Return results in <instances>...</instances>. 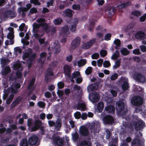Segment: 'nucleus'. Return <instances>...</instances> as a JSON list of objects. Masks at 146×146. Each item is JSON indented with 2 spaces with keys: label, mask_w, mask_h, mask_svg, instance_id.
I'll use <instances>...</instances> for the list:
<instances>
[{
  "label": "nucleus",
  "mask_w": 146,
  "mask_h": 146,
  "mask_svg": "<svg viewBox=\"0 0 146 146\" xmlns=\"http://www.w3.org/2000/svg\"><path fill=\"white\" fill-rule=\"evenodd\" d=\"M145 125V122L141 120H140L137 121H132L129 126V128L132 131H133L135 129L137 131L143 129Z\"/></svg>",
  "instance_id": "nucleus-1"
},
{
  "label": "nucleus",
  "mask_w": 146,
  "mask_h": 146,
  "mask_svg": "<svg viewBox=\"0 0 146 146\" xmlns=\"http://www.w3.org/2000/svg\"><path fill=\"white\" fill-rule=\"evenodd\" d=\"M143 99L139 96H137L133 97L131 100L132 104L135 106L141 105L143 104Z\"/></svg>",
  "instance_id": "nucleus-2"
},
{
  "label": "nucleus",
  "mask_w": 146,
  "mask_h": 146,
  "mask_svg": "<svg viewBox=\"0 0 146 146\" xmlns=\"http://www.w3.org/2000/svg\"><path fill=\"white\" fill-rule=\"evenodd\" d=\"M81 41V38L79 36H77L71 42V48L72 49H74L77 48L80 45Z\"/></svg>",
  "instance_id": "nucleus-3"
},
{
  "label": "nucleus",
  "mask_w": 146,
  "mask_h": 146,
  "mask_svg": "<svg viewBox=\"0 0 146 146\" xmlns=\"http://www.w3.org/2000/svg\"><path fill=\"white\" fill-rule=\"evenodd\" d=\"M97 40L96 38H94L88 42L84 43L81 46V48L83 49H88Z\"/></svg>",
  "instance_id": "nucleus-4"
},
{
  "label": "nucleus",
  "mask_w": 146,
  "mask_h": 146,
  "mask_svg": "<svg viewBox=\"0 0 146 146\" xmlns=\"http://www.w3.org/2000/svg\"><path fill=\"white\" fill-rule=\"evenodd\" d=\"M133 77L138 82H143L145 81V76L140 73H135Z\"/></svg>",
  "instance_id": "nucleus-5"
},
{
  "label": "nucleus",
  "mask_w": 146,
  "mask_h": 146,
  "mask_svg": "<svg viewBox=\"0 0 146 146\" xmlns=\"http://www.w3.org/2000/svg\"><path fill=\"white\" fill-rule=\"evenodd\" d=\"M103 121L105 124H112L114 121V119L111 115H106L103 117Z\"/></svg>",
  "instance_id": "nucleus-6"
},
{
  "label": "nucleus",
  "mask_w": 146,
  "mask_h": 146,
  "mask_svg": "<svg viewBox=\"0 0 146 146\" xmlns=\"http://www.w3.org/2000/svg\"><path fill=\"white\" fill-rule=\"evenodd\" d=\"M54 74L51 68H48L46 70V73L44 75V80L46 82H48L50 79L49 76L52 77Z\"/></svg>",
  "instance_id": "nucleus-7"
},
{
  "label": "nucleus",
  "mask_w": 146,
  "mask_h": 146,
  "mask_svg": "<svg viewBox=\"0 0 146 146\" xmlns=\"http://www.w3.org/2000/svg\"><path fill=\"white\" fill-rule=\"evenodd\" d=\"M53 140L54 143L58 146H63L64 145L63 139L59 136L54 137Z\"/></svg>",
  "instance_id": "nucleus-8"
},
{
  "label": "nucleus",
  "mask_w": 146,
  "mask_h": 146,
  "mask_svg": "<svg viewBox=\"0 0 146 146\" xmlns=\"http://www.w3.org/2000/svg\"><path fill=\"white\" fill-rule=\"evenodd\" d=\"M89 98L91 101L93 103H96L99 100V94L96 92H94L92 93Z\"/></svg>",
  "instance_id": "nucleus-9"
},
{
  "label": "nucleus",
  "mask_w": 146,
  "mask_h": 146,
  "mask_svg": "<svg viewBox=\"0 0 146 146\" xmlns=\"http://www.w3.org/2000/svg\"><path fill=\"white\" fill-rule=\"evenodd\" d=\"M38 140V137L35 135L31 136L29 139L28 143L31 146L35 145V146H37L35 145Z\"/></svg>",
  "instance_id": "nucleus-10"
},
{
  "label": "nucleus",
  "mask_w": 146,
  "mask_h": 146,
  "mask_svg": "<svg viewBox=\"0 0 146 146\" xmlns=\"http://www.w3.org/2000/svg\"><path fill=\"white\" fill-rule=\"evenodd\" d=\"M80 133L82 136L86 137L89 134V132L87 128L84 126H82L80 128Z\"/></svg>",
  "instance_id": "nucleus-11"
},
{
  "label": "nucleus",
  "mask_w": 146,
  "mask_h": 146,
  "mask_svg": "<svg viewBox=\"0 0 146 146\" xmlns=\"http://www.w3.org/2000/svg\"><path fill=\"white\" fill-rule=\"evenodd\" d=\"M44 21V19L42 18H40L38 20V23H40L39 24L40 26L42 27L46 33H48L49 32V30L48 29V26L46 23L43 22Z\"/></svg>",
  "instance_id": "nucleus-12"
},
{
  "label": "nucleus",
  "mask_w": 146,
  "mask_h": 146,
  "mask_svg": "<svg viewBox=\"0 0 146 146\" xmlns=\"http://www.w3.org/2000/svg\"><path fill=\"white\" fill-rule=\"evenodd\" d=\"M42 125V121L39 119L36 120L35 122V125L31 128V131H35L38 130Z\"/></svg>",
  "instance_id": "nucleus-13"
},
{
  "label": "nucleus",
  "mask_w": 146,
  "mask_h": 146,
  "mask_svg": "<svg viewBox=\"0 0 146 146\" xmlns=\"http://www.w3.org/2000/svg\"><path fill=\"white\" fill-rule=\"evenodd\" d=\"M99 85V83L98 82H96L94 84H91L88 86L87 90L88 92L97 90L98 88Z\"/></svg>",
  "instance_id": "nucleus-14"
},
{
  "label": "nucleus",
  "mask_w": 146,
  "mask_h": 146,
  "mask_svg": "<svg viewBox=\"0 0 146 146\" xmlns=\"http://www.w3.org/2000/svg\"><path fill=\"white\" fill-rule=\"evenodd\" d=\"M3 16L5 18L11 17L12 18L15 17L16 14L14 12L10 10L6 11L3 13Z\"/></svg>",
  "instance_id": "nucleus-15"
},
{
  "label": "nucleus",
  "mask_w": 146,
  "mask_h": 146,
  "mask_svg": "<svg viewBox=\"0 0 146 146\" xmlns=\"http://www.w3.org/2000/svg\"><path fill=\"white\" fill-rule=\"evenodd\" d=\"M125 107V104L123 102L119 101L116 103V108L119 112L122 111Z\"/></svg>",
  "instance_id": "nucleus-16"
},
{
  "label": "nucleus",
  "mask_w": 146,
  "mask_h": 146,
  "mask_svg": "<svg viewBox=\"0 0 146 146\" xmlns=\"http://www.w3.org/2000/svg\"><path fill=\"white\" fill-rule=\"evenodd\" d=\"M64 73L66 76H70L71 72V68L69 65L65 64L63 67Z\"/></svg>",
  "instance_id": "nucleus-17"
},
{
  "label": "nucleus",
  "mask_w": 146,
  "mask_h": 146,
  "mask_svg": "<svg viewBox=\"0 0 146 146\" xmlns=\"http://www.w3.org/2000/svg\"><path fill=\"white\" fill-rule=\"evenodd\" d=\"M145 35L144 32L139 31L137 32L135 35L136 38L138 39L143 40L145 38Z\"/></svg>",
  "instance_id": "nucleus-18"
},
{
  "label": "nucleus",
  "mask_w": 146,
  "mask_h": 146,
  "mask_svg": "<svg viewBox=\"0 0 146 146\" xmlns=\"http://www.w3.org/2000/svg\"><path fill=\"white\" fill-rule=\"evenodd\" d=\"M52 48L55 54L58 53L60 51V46L58 43L54 42Z\"/></svg>",
  "instance_id": "nucleus-19"
},
{
  "label": "nucleus",
  "mask_w": 146,
  "mask_h": 146,
  "mask_svg": "<svg viewBox=\"0 0 146 146\" xmlns=\"http://www.w3.org/2000/svg\"><path fill=\"white\" fill-rule=\"evenodd\" d=\"M105 110L107 113H112L115 112V107L114 106L109 105L105 107Z\"/></svg>",
  "instance_id": "nucleus-20"
},
{
  "label": "nucleus",
  "mask_w": 146,
  "mask_h": 146,
  "mask_svg": "<svg viewBox=\"0 0 146 146\" xmlns=\"http://www.w3.org/2000/svg\"><path fill=\"white\" fill-rule=\"evenodd\" d=\"M47 53L45 52H42L40 55L39 59V62L42 64H43L45 61Z\"/></svg>",
  "instance_id": "nucleus-21"
},
{
  "label": "nucleus",
  "mask_w": 146,
  "mask_h": 146,
  "mask_svg": "<svg viewBox=\"0 0 146 146\" xmlns=\"http://www.w3.org/2000/svg\"><path fill=\"white\" fill-rule=\"evenodd\" d=\"M90 139V138L88 137L87 139L82 141L80 144V146H91V143L89 141Z\"/></svg>",
  "instance_id": "nucleus-22"
},
{
  "label": "nucleus",
  "mask_w": 146,
  "mask_h": 146,
  "mask_svg": "<svg viewBox=\"0 0 146 146\" xmlns=\"http://www.w3.org/2000/svg\"><path fill=\"white\" fill-rule=\"evenodd\" d=\"M104 106V104L102 102H100L98 104L96 111L97 112L100 113L103 110Z\"/></svg>",
  "instance_id": "nucleus-23"
},
{
  "label": "nucleus",
  "mask_w": 146,
  "mask_h": 146,
  "mask_svg": "<svg viewBox=\"0 0 146 146\" xmlns=\"http://www.w3.org/2000/svg\"><path fill=\"white\" fill-rule=\"evenodd\" d=\"M141 141L140 139H135L131 142V146H140Z\"/></svg>",
  "instance_id": "nucleus-24"
},
{
  "label": "nucleus",
  "mask_w": 146,
  "mask_h": 146,
  "mask_svg": "<svg viewBox=\"0 0 146 146\" xmlns=\"http://www.w3.org/2000/svg\"><path fill=\"white\" fill-rule=\"evenodd\" d=\"M116 11V8L114 7H111L108 12L109 16L110 17H111L112 16L114 15Z\"/></svg>",
  "instance_id": "nucleus-25"
},
{
  "label": "nucleus",
  "mask_w": 146,
  "mask_h": 146,
  "mask_svg": "<svg viewBox=\"0 0 146 146\" xmlns=\"http://www.w3.org/2000/svg\"><path fill=\"white\" fill-rule=\"evenodd\" d=\"M86 108V104L84 103L78 104L76 106L77 110H80L82 111H84Z\"/></svg>",
  "instance_id": "nucleus-26"
},
{
  "label": "nucleus",
  "mask_w": 146,
  "mask_h": 146,
  "mask_svg": "<svg viewBox=\"0 0 146 146\" xmlns=\"http://www.w3.org/2000/svg\"><path fill=\"white\" fill-rule=\"evenodd\" d=\"M73 12V11L70 9H68L65 11L64 14L65 16L68 17H71L72 16Z\"/></svg>",
  "instance_id": "nucleus-27"
},
{
  "label": "nucleus",
  "mask_w": 146,
  "mask_h": 146,
  "mask_svg": "<svg viewBox=\"0 0 146 146\" xmlns=\"http://www.w3.org/2000/svg\"><path fill=\"white\" fill-rule=\"evenodd\" d=\"M131 4V2L128 1L125 3H121L119 5H117V7L119 8H124L127 7L129 5H130Z\"/></svg>",
  "instance_id": "nucleus-28"
},
{
  "label": "nucleus",
  "mask_w": 146,
  "mask_h": 146,
  "mask_svg": "<svg viewBox=\"0 0 146 146\" xmlns=\"http://www.w3.org/2000/svg\"><path fill=\"white\" fill-rule=\"evenodd\" d=\"M11 71V69L10 67L9 66H6L4 70L2 72V74L3 75H6L9 73H10Z\"/></svg>",
  "instance_id": "nucleus-29"
},
{
  "label": "nucleus",
  "mask_w": 146,
  "mask_h": 146,
  "mask_svg": "<svg viewBox=\"0 0 146 146\" xmlns=\"http://www.w3.org/2000/svg\"><path fill=\"white\" fill-rule=\"evenodd\" d=\"M62 21V19L61 18L59 17L54 19L53 21V23L55 25H59L61 23Z\"/></svg>",
  "instance_id": "nucleus-30"
},
{
  "label": "nucleus",
  "mask_w": 146,
  "mask_h": 146,
  "mask_svg": "<svg viewBox=\"0 0 146 146\" xmlns=\"http://www.w3.org/2000/svg\"><path fill=\"white\" fill-rule=\"evenodd\" d=\"M122 90L124 91L127 90L129 88V85L128 82L126 81L123 82L121 85Z\"/></svg>",
  "instance_id": "nucleus-31"
},
{
  "label": "nucleus",
  "mask_w": 146,
  "mask_h": 146,
  "mask_svg": "<svg viewBox=\"0 0 146 146\" xmlns=\"http://www.w3.org/2000/svg\"><path fill=\"white\" fill-rule=\"evenodd\" d=\"M121 60V58L116 60L115 62V64L113 66V68L114 69H117L120 66Z\"/></svg>",
  "instance_id": "nucleus-32"
},
{
  "label": "nucleus",
  "mask_w": 146,
  "mask_h": 146,
  "mask_svg": "<svg viewBox=\"0 0 146 146\" xmlns=\"http://www.w3.org/2000/svg\"><path fill=\"white\" fill-rule=\"evenodd\" d=\"M119 53L118 50H116L111 57V58L113 60L116 59L119 56Z\"/></svg>",
  "instance_id": "nucleus-33"
},
{
  "label": "nucleus",
  "mask_w": 146,
  "mask_h": 146,
  "mask_svg": "<svg viewBox=\"0 0 146 146\" xmlns=\"http://www.w3.org/2000/svg\"><path fill=\"white\" fill-rule=\"evenodd\" d=\"M121 54L124 56L127 55L129 53V51L127 48H122L121 50Z\"/></svg>",
  "instance_id": "nucleus-34"
},
{
  "label": "nucleus",
  "mask_w": 146,
  "mask_h": 146,
  "mask_svg": "<svg viewBox=\"0 0 146 146\" xmlns=\"http://www.w3.org/2000/svg\"><path fill=\"white\" fill-rule=\"evenodd\" d=\"M40 27L39 24L35 23L33 25V32H38Z\"/></svg>",
  "instance_id": "nucleus-35"
},
{
  "label": "nucleus",
  "mask_w": 146,
  "mask_h": 146,
  "mask_svg": "<svg viewBox=\"0 0 146 146\" xmlns=\"http://www.w3.org/2000/svg\"><path fill=\"white\" fill-rule=\"evenodd\" d=\"M86 62V59H82L78 62V65L79 66H82L85 64Z\"/></svg>",
  "instance_id": "nucleus-36"
},
{
  "label": "nucleus",
  "mask_w": 146,
  "mask_h": 146,
  "mask_svg": "<svg viewBox=\"0 0 146 146\" xmlns=\"http://www.w3.org/2000/svg\"><path fill=\"white\" fill-rule=\"evenodd\" d=\"M131 15L136 17H139L141 15L140 11L138 10H135L131 12Z\"/></svg>",
  "instance_id": "nucleus-37"
},
{
  "label": "nucleus",
  "mask_w": 146,
  "mask_h": 146,
  "mask_svg": "<svg viewBox=\"0 0 146 146\" xmlns=\"http://www.w3.org/2000/svg\"><path fill=\"white\" fill-rule=\"evenodd\" d=\"M77 23H74L73 25H71L70 27V31L72 32H74L76 30V26Z\"/></svg>",
  "instance_id": "nucleus-38"
},
{
  "label": "nucleus",
  "mask_w": 146,
  "mask_h": 146,
  "mask_svg": "<svg viewBox=\"0 0 146 146\" xmlns=\"http://www.w3.org/2000/svg\"><path fill=\"white\" fill-rule=\"evenodd\" d=\"M27 11L26 9L24 7H19L18 9V11L20 13L21 12L22 13V15L23 16H25V13L24 12Z\"/></svg>",
  "instance_id": "nucleus-39"
},
{
  "label": "nucleus",
  "mask_w": 146,
  "mask_h": 146,
  "mask_svg": "<svg viewBox=\"0 0 146 146\" xmlns=\"http://www.w3.org/2000/svg\"><path fill=\"white\" fill-rule=\"evenodd\" d=\"M114 44L116 45V46L115 47V49H117L118 47H119L121 44V41L120 40L117 39H115L114 41Z\"/></svg>",
  "instance_id": "nucleus-40"
},
{
  "label": "nucleus",
  "mask_w": 146,
  "mask_h": 146,
  "mask_svg": "<svg viewBox=\"0 0 146 146\" xmlns=\"http://www.w3.org/2000/svg\"><path fill=\"white\" fill-rule=\"evenodd\" d=\"M92 68L91 67H88L85 71V74L87 75L90 74L92 72Z\"/></svg>",
  "instance_id": "nucleus-41"
},
{
  "label": "nucleus",
  "mask_w": 146,
  "mask_h": 146,
  "mask_svg": "<svg viewBox=\"0 0 146 146\" xmlns=\"http://www.w3.org/2000/svg\"><path fill=\"white\" fill-rule=\"evenodd\" d=\"M72 78H77L80 76V73L78 71H74V72L72 74Z\"/></svg>",
  "instance_id": "nucleus-42"
},
{
  "label": "nucleus",
  "mask_w": 146,
  "mask_h": 146,
  "mask_svg": "<svg viewBox=\"0 0 146 146\" xmlns=\"http://www.w3.org/2000/svg\"><path fill=\"white\" fill-rule=\"evenodd\" d=\"M69 29L68 26H65L62 28V32L65 35H68L69 33Z\"/></svg>",
  "instance_id": "nucleus-43"
},
{
  "label": "nucleus",
  "mask_w": 146,
  "mask_h": 146,
  "mask_svg": "<svg viewBox=\"0 0 146 146\" xmlns=\"http://www.w3.org/2000/svg\"><path fill=\"white\" fill-rule=\"evenodd\" d=\"M106 139H108L110 138L111 135V132L109 129H107L106 130Z\"/></svg>",
  "instance_id": "nucleus-44"
},
{
  "label": "nucleus",
  "mask_w": 146,
  "mask_h": 146,
  "mask_svg": "<svg viewBox=\"0 0 146 146\" xmlns=\"http://www.w3.org/2000/svg\"><path fill=\"white\" fill-rule=\"evenodd\" d=\"M100 54L101 57H104L107 55V52L106 50H102L100 51Z\"/></svg>",
  "instance_id": "nucleus-45"
},
{
  "label": "nucleus",
  "mask_w": 146,
  "mask_h": 146,
  "mask_svg": "<svg viewBox=\"0 0 146 146\" xmlns=\"http://www.w3.org/2000/svg\"><path fill=\"white\" fill-rule=\"evenodd\" d=\"M74 116L76 119H79L81 117V113L80 112L77 111L74 114Z\"/></svg>",
  "instance_id": "nucleus-46"
},
{
  "label": "nucleus",
  "mask_w": 146,
  "mask_h": 146,
  "mask_svg": "<svg viewBox=\"0 0 146 146\" xmlns=\"http://www.w3.org/2000/svg\"><path fill=\"white\" fill-rule=\"evenodd\" d=\"M111 34L110 33H107L105 35L104 39L107 41L110 40L111 39Z\"/></svg>",
  "instance_id": "nucleus-47"
},
{
  "label": "nucleus",
  "mask_w": 146,
  "mask_h": 146,
  "mask_svg": "<svg viewBox=\"0 0 146 146\" xmlns=\"http://www.w3.org/2000/svg\"><path fill=\"white\" fill-rule=\"evenodd\" d=\"M28 143L26 139H24L21 144V146H28Z\"/></svg>",
  "instance_id": "nucleus-48"
},
{
  "label": "nucleus",
  "mask_w": 146,
  "mask_h": 146,
  "mask_svg": "<svg viewBox=\"0 0 146 146\" xmlns=\"http://www.w3.org/2000/svg\"><path fill=\"white\" fill-rule=\"evenodd\" d=\"M111 64L110 62L108 60L105 61L103 63V66L106 68L110 66Z\"/></svg>",
  "instance_id": "nucleus-49"
},
{
  "label": "nucleus",
  "mask_w": 146,
  "mask_h": 146,
  "mask_svg": "<svg viewBox=\"0 0 146 146\" xmlns=\"http://www.w3.org/2000/svg\"><path fill=\"white\" fill-rule=\"evenodd\" d=\"M54 125L56 128L59 129H60L61 126V123L60 121H56Z\"/></svg>",
  "instance_id": "nucleus-50"
},
{
  "label": "nucleus",
  "mask_w": 146,
  "mask_h": 146,
  "mask_svg": "<svg viewBox=\"0 0 146 146\" xmlns=\"http://www.w3.org/2000/svg\"><path fill=\"white\" fill-rule=\"evenodd\" d=\"M58 62L57 61H54L52 62L49 65L50 66L54 68L57 66Z\"/></svg>",
  "instance_id": "nucleus-51"
},
{
  "label": "nucleus",
  "mask_w": 146,
  "mask_h": 146,
  "mask_svg": "<svg viewBox=\"0 0 146 146\" xmlns=\"http://www.w3.org/2000/svg\"><path fill=\"white\" fill-rule=\"evenodd\" d=\"M38 105L41 108H44L45 106V103L42 101H39L38 102Z\"/></svg>",
  "instance_id": "nucleus-52"
},
{
  "label": "nucleus",
  "mask_w": 146,
  "mask_h": 146,
  "mask_svg": "<svg viewBox=\"0 0 146 146\" xmlns=\"http://www.w3.org/2000/svg\"><path fill=\"white\" fill-rule=\"evenodd\" d=\"M99 57V54L97 53H95L92 55V59H97Z\"/></svg>",
  "instance_id": "nucleus-53"
},
{
  "label": "nucleus",
  "mask_w": 146,
  "mask_h": 146,
  "mask_svg": "<svg viewBox=\"0 0 146 146\" xmlns=\"http://www.w3.org/2000/svg\"><path fill=\"white\" fill-rule=\"evenodd\" d=\"M118 76V74L117 73H114L111 76V79L113 80H115L117 78Z\"/></svg>",
  "instance_id": "nucleus-54"
},
{
  "label": "nucleus",
  "mask_w": 146,
  "mask_h": 146,
  "mask_svg": "<svg viewBox=\"0 0 146 146\" xmlns=\"http://www.w3.org/2000/svg\"><path fill=\"white\" fill-rule=\"evenodd\" d=\"M57 86L59 88L62 89L64 87V84L62 82H60L58 83Z\"/></svg>",
  "instance_id": "nucleus-55"
},
{
  "label": "nucleus",
  "mask_w": 146,
  "mask_h": 146,
  "mask_svg": "<svg viewBox=\"0 0 146 146\" xmlns=\"http://www.w3.org/2000/svg\"><path fill=\"white\" fill-rule=\"evenodd\" d=\"M33 120L32 118H29L27 120V125L29 127H30L32 125Z\"/></svg>",
  "instance_id": "nucleus-56"
},
{
  "label": "nucleus",
  "mask_w": 146,
  "mask_h": 146,
  "mask_svg": "<svg viewBox=\"0 0 146 146\" xmlns=\"http://www.w3.org/2000/svg\"><path fill=\"white\" fill-rule=\"evenodd\" d=\"M78 138H79L78 135L76 133H74L72 135L73 139L75 141H77L78 140Z\"/></svg>",
  "instance_id": "nucleus-57"
},
{
  "label": "nucleus",
  "mask_w": 146,
  "mask_h": 146,
  "mask_svg": "<svg viewBox=\"0 0 146 146\" xmlns=\"http://www.w3.org/2000/svg\"><path fill=\"white\" fill-rule=\"evenodd\" d=\"M73 9L76 10H79L80 9V6L79 5L74 4L72 6Z\"/></svg>",
  "instance_id": "nucleus-58"
},
{
  "label": "nucleus",
  "mask_w": 146,
  "mask_h": 146,
  "mask_svg": "<svg viewBox=\"0 0 146 146\" xmlns=\"http://www.w3.org/2000/svg\"><path fill=\"white\" fill-rule=\"evenodd\" d=\"M37 12V9L35 7L32 8L30 10V13L31 14L35 13Z\"/></svg>",
  "instance_id": "nucleus-59"
},
{
  "label": "nucleus",
  "mask_w": 146,
  "mask_h": 146,
  "mask_svg": "<svg viewBox=\"0 0 146 146\" xmlns=\"http://www.w3.org/2000/svg\"><path fill=\"white\" fill-rule=\"evenodd\" d=\"M16 75L18 78H20L22 77V74L20 71H18L16 72Z\"/></svg>",
  "instance_id": "nucleus-60"
},
{
  "label": "nucleus",
  "mask_w": 146,
  "mask_h": 146,
  "mask_svg": "<svg viewBox=\"0 0 146 146\" xmlns=\"http://www.w3.org/2000/svg\"><path fill=\"white\" fill-rule=\"evenodd\" d=\"M9 141V139L8 138L6 137L5 139H2L1 141V142L3 143H7Z\"/></svg>",
  "instance_id": "nucleus-61"
},
{
  "label": "nucleus",
  "mask_w": 146,
  "mask_h": 146,
  "mask_svg": "<svg viewBox=\"0 0 146 146\" xmlns=\"http://www.w3.org/2000/svg\"><path fill=\"white\" fill-rule=\"evenodd\" d=\"M82 119L83 120L86 119L87 117V115L86 113H82L81 117Z\"/></svg>",
  "instance_id": "nucleus-62"
},
{
  "label": "nucleus",
  "mask_w": 146,
  "mask_h": 146,
  "mask_svg": "<svg viewBox=\"0 0 146 146\" xmlns=\"http://www.w3.org/2000/svg\"><path fill=\"white\" fill-rule=\"evenodd\" d=\"M103 60L102 59H100L97 61L98 66L99 67H101L102 66Z\"/></svg>",
  "instance_id": "nucleus-63"
},
{
  "label": "nucleus",
  "mask_w": 146,
  "mask_h": 146,
  "mask_svg": "<svg viewBox=\"0 0 146 146\" xmlns=\"http://www.w3.org/2000/svg\"><path fill=\"white\" fill-rule=\"evenodd\" d=\"M18 104L16 102V101H13L11 104V108H13L17 106Z\"/></svg>",
  "instance_id": "nucleus-64"
}]
</instances>
